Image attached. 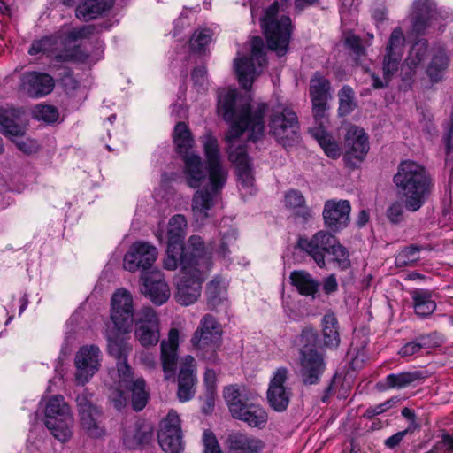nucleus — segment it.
Instances as JSON below:
<instances>
[{"label":"nucleus","instance_id":"obj_1","mask_svg":"<svg viewBox=\"0 0 453 453\" xmlns=\"http://www.w3.org/2000/svg\"><path fill=\"white\" fill-rule=\"evenodd\" d=\"M268 110L265 103L250 106L248 102H237V92L229 89L219 95L218 111L224 119L231 123L226 135L228 146L229 160L236 166L239 181L243 187H251L254 178L250 160L244 145L237 144V139L248 133V140L257 142L264 137V118Z\"/></svg>","mask_w":453,"mask_h":453},{"label":"nucleus","instance_id":"obj_2","mask_svg":"<svg viewBox=\"0 0 453 453\" xmlns=\"http://www.w3.org/2000/svg\"><path fill=\"white\" fill-rule=\"evenodd\" d=\"M203 150L209 164L211 188L196 190L192 197L191 210L198 226H203L206 219L211 216V211L215 206L227 179V171L222 165L219 144L213 136H205Z\"/></svg>","mask_w":453,"mask_h":453},{"label":"nucleus","instance_id":"obj_3","mask_svg":"<svg viewBox=\"0 0 453 453\" xmlns=\"http://www.w3.org/2000/svg\"><path fill=\"white\" fill-rule=\"evenodd\" d=\"M393 180L399 193L405 198L404 207L412 212L423 206L433 187L428 171L412 160L400 163Z\"/></svg>","mask_w":453,"mask_h":453},{"label":"nucleus","instance_id":"obj_4","mask_svg":"<svg viewBox=\"0 0 453 453\" xmlns=\"http://www.w3.org/2000/svg\"><path fill=\"white\" fill-rule=\"evenodd\" d=\"M292 4V0L273 2L265 12L260 19L261 27L267 40L268 48L280 57L284 56L288 49L292 33V22L288 15L279 18V12H286Z\"/></svg>","mask_w":453,"mask_h":453},{"label":"nucleus","instance_id":"obj_5","mask_svg":"<svg viewBox=\"0 0 453 453\" xmlns=\"http://www.w3.org/2000/svg\"><path fill=\"white\" fill-rule=\"evenodd\" d=\"M193 262L192 259L182 258V275L176 286L175 300L184 306L197 301L201 296L202 284L211 270V262L207 257H202V260H197L196 264Z\"/></svg>","mask_w":453,"mask_h":453},{"label":"nucleus","instance_id":"obj_6","mask_svg":"<svg viewBox=\"0 0 453 453\" xmlns=\"http://www.w3.org/2000/svg\"><path fill=\"white\" fill-rule=\"evenodd\" d=\"M222 326L211 314H205L194 332L190 343L197 357L210 365H219L218 350L222 342Z\"/></svg>","mask_w":453,"mask_h":453},{"label":"nucleus","instance_id":"obj_7","mask_svg":"<svg viewBox=\"0 0 453 453\" xmlns=\"http://www.w3.org/2000/svg\"><path fill=\"white\" fill-rule=\"evenodd\" d=\"M73 416L64 396H51L45 406V426L58 441L65 442L72 437Z\"/></svg>","mask_w":453,"mask_h":453},{"label":"nucleus","instance_id":"obj_8","mask_svg":"<svg viewBox=\"0 0 453 453\" xmlns=\"http://www.w3.org/2000/svg\"><path fill=\"white\" fill-rule=\"evenodd\" d=\"M223 395L233 418L240 419L253 427L261 428L265 426L267 422L266 411L260 405L245 403L236 385L226 387Z\"/></svg>","mask_w":453,"mask_h":453},{"label":"nucleus","instance_id":"obj_9","mask_svg":"<svg viewBox=\"0 0 453 453\" xmlns=\"http://www.w3.org/2000/svg\"><path fill=\"white\" fill-rule=\"evenodd\" d=\"M92 395L84 391L76 397L81 426L88 437L101 439L106 435L104 413L91 401Z\"/></svg>","mask_w":453,"mask_h":453},{"label":"nucleus","instance_id":"obj_10","mask_svg":"<svg viewBox=\"0 0 453 453\" xmlns=\"http://www.w3.org/2000/svg\"><path fill=\"white\" fill-rule=\"evenodd\" d=\"M268 126L270 134L284 146L295 140L299 130L296 112L282 105H277L272 110Z\"/></svg>","mask_w":453,"mask_h":453},{"label":"nucleus","instance_id":"obj_11","mask_svg":"<svg viewBox=\"0 0 453 453\" xmlns=\"http://www.w3.org/2000/svg\"><path fill=\"white\" fill-rule=\"evenodd\" d=\"M250 58H241L234 60V69L238 76L240 85L244 89H250L257 74V68L254 61L259 67L266 64L265 43L260 36H254L250 41Z\"/></svg>","mask_w":453,"mask_h":453},{"label":"nucleus","instance_id":"obj_12","mask_svg":"<svg viewBox=\"0 0 453 453\" xmlns=\"http://www.w3.org/2000/svg\"><path fill=\"white\" fill-rule=\"evenodd\" d=\"M134 309L131 294L124 289H118L111 297V319L115 328L127 334L131 331L134 321Z\"/></svg>","mask_w":453,"mask_h":453},{"label":"nucleus","instance_id":"obj_13","mask_svg":"<svg viewBox=\"0 0 453 453\" xmlns=\"http://www.w3.org/2000/svg\"><path fill=\"white\" fill-rule=\"evenodd\" d=\"M343 160L350 168H356L362 163L370 149L369 138L365 130L357 126H351L344 137Z\"/></svg>","mask_w":453,"mask_h":453},{"label":"nucleus","instance_id":"obj_14","mask_svg":"<svg viewBox=\"0 0 453 453\" xmlns=\"http://www.w3.org/2000/svg\"><path fill=\"white\" fill-rule=\"evenodd\" d=\"M134 322V337L142 347L157 344L160 339L159 319L151 307H143Z\"/></svg>","mask_w":453,"mask_h":453},{"label":"nucleus","instance_id":"obj_15","mask_svg":"<svg viewBox=\"0 0 453 453\" xmlns=\"http://www.w3.org/2000/svg\"><path fill=\"white\" fill-rule=\"evenodd\" d=\"M102 353L95 344L84 345L75 354V380L84 385L96 374L101 366Z\"/></svg>","mask_w":453,"mask_h":453},{"label":"nucleus","instance_id":"obj_16","mask_svg":"<svg viewBox=\"0 0 453 453\" xmlns=\"http://www.w3.org/2000/svg\"><path fill=\"white\" fill-rule=\"evenodd\" d=\"M289 378V370L287 367H279L275 370L267 389V400L270 406L278 412L287 410L292 396V389L287 387Z\"/></svg>","mask_w":453,"mask_h":453},{"label":"nucleus","instance_id":"obj_17","mask_svg":"<svg viewBox=\"0 0 453 453\" xmlns=\"http://www.w3.org/2000/svg\"><path fill=\"white\" fill-rule=\"evenodd\" d=\"M158 442L166 453H180L183 449L180 419L174 411H170L160 423Z\"/></svg>","mask_w":453,"mask_h":453},{"label":"nucleus","instance_id":"obj_18","mask_svg":"<svg viewBox=\"0 0 453 453\" xmlns=\"http://www.w3.org/2000/svg\"><path fill=\"white\" fill-rule=\"evenodd\" d=\"M157 257V248L145 242H136L128 250L123 259V267L129 272L142 270L149 272Z\"/></svg>","mask_w":453,"mask_h":453},{"label":"nucleus","instance_id":"obj_19","mask_svg":"<svg viewBox=\"0 0 453 453\" xmlns=\"http://www.w3.org/2000/svg\"><path fill=\"white\" fill-rule=\"evenodd\" d=\"M196 361L191 355H186L180 361L177 376V397L180 402L185 403L194 398L197 388Z\"/></svg>","mask_w":453,"mask_h":453},{"label":"nucleus","instance_id":"obj_20","mask_svg":"<svg viewBox=\"0 0 453 453\" xmlns=\"http://www.w3.org/2000/svg\"><path fill=\"white\" fill-rule=\"evenodd\" d=\"M334 235L326 230L315 233L311 237H299L296 246L310 256L319 268H325V256L332 247Z\"/></svg>","mask_w":453,"mask_h":453},{"label":"nucleus","instance_id":"obj_21","mask_svg":"<svg viewBox=\"0 0 453 453\" xmlns=\"http://www.w3.org/2000/svg\"><path fill=\"white\" fill-rule=\"evenodd\" d=\"M326 370L324 356L318 349H304L299 355V373L303 385L319 384Z\"/></svg>","mask_w":453,"mask_h":453},{"label":"nucleus","instance_id":"obj_22","mask_svg":"<svg viewBox=\"0 0 453 453\" xmlns=\"http://www.w3.org/2000/svg\"><path fill=\"white\" fill-rule=\"evenodd\" d=\"M119 387L132 393L131 404L135 411L143 410L148 403L149 391L146 389V382L143 378L134 377V372L130 365H122L119 375Z\"/></svg>","mask_w":453,"mask_h":453},{"label":"nucleus","instance_id":"obj_23","mask_svg":"<svg viewBox=\"0 0 453 453\" xmlns=\"http://www.w3.org/2000/svg\"><path fill=\"white\" fill-rule=\"evenodd\" d=\"M351 211L348 200H327L324 204V224L331 232L336 233L346 228L349 223Z\"/></svg>","mask_w":453,"mask_h":453},{"label":"nucleus","instance_id":"obj_24","mask_svg":"<svg viewBox=\"0 0 453 453\" xmlns=\"http://www.w3.org/2000/svg\"><path fill=\"white\" fill-rule=\"evenodd\" d=\"M55 88L51 75L41 72H26L20 77V89L32 98H40L50 94Z\"/></svg>","mask_w":453,"mask_h":453},{"label":"nucleus","instance_id":"obj_25","mask_svg":"<svg viewBox=\"0 0 453 453\" xmlns=\"http://www.w3.org/2000/svg\"><path fill=\"white\" fill-rule=\"evenodd\" d=\"M180 345V331L171 328L167 339L160 343V360L165 380L174 378L178 362V349Z\"/></svg>","mask_w":453,"mask_h":453},{"label":"nucleus","instance_id":"obj_26","mask_svg":"<svg viewBox=\"0 0 453 453\" xmlns=\"http://www.w3.org/2000/svg\"><path fill=\"white\" fill-rule=\"evenodd\" d=\"M404 44L405 37L402 29L395 27L389 36L382 63V71L386 78L398 71L404 51Z\"/></svg>","mask_w":453,"mask_h":453},{"label":"nucleus","instance_id":"obj_27","mask_svg":"<svg viewBox=\"0 0 453 453\" xmlns=\"http://www.w3.org/2000/svg\"><path fill=\"white\" fill-rule=\"evenodd\" d=\"M141 279L143 281L144 292L151 302L157 305H162L167 302L171 291L160 270L143 273Z\"/></svg>","mask_w":453,"mask_h":453},{"label":"nucleus","instance_id":"obj_28","mask_svg":"<svg viewBox=\"0 0 453 453\" xmlns=\"http://www.w3.org/2000/svg\"><path fill=\"white\" fill-rule=\"evenodd\" d=\"M152 437V426L144 421H136L124 427L122 442L128 449H139L148 445Z\"/></svg>","mask_w":453,"mask_h":453},{"label":"nucleus","instance_id":"obj_29","mask_svg":"<svg viewBox=\"0 0 453 453\" xmlns=\"http://www.w3.org/2000/svg\"><path fill=\"white\" fill-rule=\"evenodd\" d=\"M183 159V173L188 187L197 188L209 178V164L206 159V166L197 154L186 155Z\"/></svg>","mask_w":453,"mask_h":453},{"label":"nucleus","instance_id":"obj_30","mask_svg":"<svg viewBox=\"0 0 453 453\" xmlns=\"http://www.w3.org/2000/svg\"><path fill=\"white\" fill-rule=\"evenodd\" d=\"M437 19V11L433 0H415L413 3L412 29L420 35Z\"/></svg>","mask_w":453,"mask_h":453},{"label":"nucleus","instance_id":"obj_31","mask_svg":"<svg viewBox=\"0 0 453 453\" xmlns=\"http://www.w3.org/2000/svg\"><path fill=\"white\" fill-rule=\"evenodd\" d=\"M229 453H260L263 449L261 440L242 433H232L227 437Z\"/></svg>","mask_w":453,"mask_h":453},{"label":"nucleus","instance_id":"obj_32","mask_svg":"<svg viewBox=\"0 0 453 453\" xmlns=\"http://www.w3.org/2000/svg\"><path fill=\"white\" fill-rule=\"evenodd\" d=\"M113 6V0H84L75 9V16L80 20L89 21L97 19Z\"/></svg>","mask_w":453,"mask_h":453},{"label":"nucleus","instance_id":"obj_33","mask_svg":"<svg viewBox=\"0 0 453 453\" xmlns=\"http://www.w3.org/2000/svg\"><path fill=\"white\" fill-rule=\"evenodd\" d=\"M441 341L437 333L420 334L414 340L406 342L399 350L402 357H410L418 355L422 349H433L440 346Z\"/></svg>","mask_w":453,"mask_h":453},{"label":"nucleus","instance_id":"obj_34","mask_svg":"<svg viewBox=\"0 0 453 453\" xmlns=\"http://www.w3.org/2000/svg\"><path fill=\"white\" fill-rule=\"evenodd\" d=\"M21 111L16 109H0V132L10 138L23 136L25 127L19 123Z\"/></svg>","mask_w":453,"mask_h":453},{"label":"nucleus","instance_id":"obj_35","mask_svg":"<svg viewBox=\"0 0 453 453\" xmlns=\"http://www.w3.org/2000/svg\"><path fill=\"white\" fill-rule=\"evenodd\" d=\"M289 279L291 284L302 296L314 298L319 291V282L306 271H294L290 273Z\"/></svg>","mask_w":453,"mask_h":453},{"label":"nucleus","instance_id":"obj_36","mask_svg":"<svg viewBox=\"0 0 453 453\" xmlns=\"http://www.w3.org/2000/svg\"><path fill=\"white\" fill-rule=\"evenodd\" d=\"M322 336L326 348L335 349L339 347L341 342L339 323L332 312L325 314L322 319Z\"/></svg>","mask_w":453,"mask_h":453},{"label":"nucleus","instance_id":"obj_37","mask_svg":"<svg viewBox=\"0 0 453 453\" xmlns=\"http://www.w3.org/2000/svg\"><path fill=\"white\" fill-rule=\"evenodd\" d=\"M187 219L182 214L173 216L168 222L167 244L184 247V239L187 234Z\"/></svg>","mask_w":453,"mask_h":453},{"label":"nucleus","instance_id":"obj_38","mask_svg":"<svg viewBox=\"0 0 453 453\" xmlns=\"http://www.w3.org/2000/svg\"><path fill=\"white\" fill-rule=\"evenodd\" d=\"M173 142L176 151L181 155L182 158L186 155L195 154L191 151L194 145V139L188 126L184 122H178L173 131Z\"/></svg>","mask_w":453,"mask_h":453},{"label":"nucleus","instance_id":"obj_39","mask_svg":"<svg viewBox=\"0 0 453 453\" xmlns=\"http://www.w3.org/2000/svg\"><path fill=\"white\" fill-rule=\"evenodd\" d=\"M310 133L317 140L327 157L336 159L341 156V148L338 142L325 128L313 127L310 129Z\"/></svg>","mask_w":453,"mask_h":453},{"label":"nucleus","instance_id":"obj_40","mask_svg":"<svg viewBox=\"0 0 453 453\" xmlns=\"http://www.w3.org/2000/svg\"><path fill=\"white\" fill-rule=\"evenodd\" d=\"M414 303V310L417 315L426 317L436 309V303L433 300L432 292L426 289H415L411 293Z\"/></svg>","mask_w":453,"mask_h":453},{"label":"nucleus","instance_id":"obj_41","mask_svg":"<svg viewBox=\"0 0 453 453\" xmlns=\"http://www.w3.org/2000/svg\"><path fill=\"white\" fill-rule=\"evenodd\" d=\"M310 97L311 102H326L331 98L329 80L316 73L310 81Z\"/></svg>","mask_w":453,"mask_h":453},{"label":"nucleus","instance_id":"obj_42","mask_svg":"<svg viewBox=\"0 0 453 453\" xmlns=\"http://www.w3.org/2000/svg\"><path fill=\"white\" fill-rule=\"evenodd\" d=\"M108 352L111 356L117 359V370L119 374V368L122 365L127 364L128 353L132 350L130 344L119 336L108 337Z\"/></svg>","mask_w":453,"mask_h":453},{"label":"nucleus","instance_id":"obj_43","mask_svg":"<svg viewBox=\"0 0 453 453\" xmlns=\"http://www.w3.org/2000/svg\"><path fill=\"white\" fill-rule=\"evenodd\" d=\"M183 257L192 259L194 261L193 263L196 264L197 260H202L203 257L185 253L184 247L182 246L173 245V247H172L171 244H167L166 256L163 261L164 268L166 270H175L179 265L181 266Z\"/></svg>","mask_w":453,"mask_h":453},{"label":"nucleus","instance_id":"obj_44","mask_svg":"<svg viewBox=\"0 0 453 453\" xmlns=\"http://www.w3.org/2000/svg\"><path fill=\"white\" fill-rule=\"evenodd\" d=\"M449 65V58L442 49H437L433 52L432 59L426 68V73L432 81L437 82L443 75Z\"/></svg>","mask_w":453,"mask_h":453},{"label":"nucleus","instance_id":"obj_45","mask_svg":"<svg viewBox=\"0 0 453 453\" xmlns=\"http://www.w3.org/2000/svg\"><path fill=\"white\" fill-rule=\"evenodd\" d=\"M423 378V374L419 371L391 373L385 378V387L386 388L400 389L406 388Z\"/></svg>","mask_w":453,"mask_h":453},{"label":"nucleus","instance_id":"obj_46","mask_svg":"<svg viewBox=\"0 0 453 453\" xmlns=\"http://www.w3.org/2000/svg\"><path fill=\"white\" fill-rule=\"evenodd\" d=\"M286 206L293 210H296V216L301 217L304 220H308L312 217L311 210L305 205V198L298 190H290L285 196Z\"/></svg>","mask_w":453,"mask_h":453},{"label":"nucleus","instance_id":"obj_47","mask_svg":"<svg viewBox=\"0 0 453 453\" xmlns=\"http://www.w3.org/2000/svg\"><path fill=\"white\" fill-rule=\"evenodd\" d=\"M207 303L210 309H216L225 299L226 287L219 277L209 282L206 288Z\"/></svg>","mask_w":453,"mask_h":453},{"label":"nucleus","instance_id":"obj_48","mask_svg":"<svg viewBox=\"0 0 453 453\" xmlns=\"http://www.w3.org/2000/svg\"><path fill=\"white\" fill-rule=\"evenodd\" d=\"M339 107L338 114L342 117L351 113L357 107L355 93L349 85H344L338 92Z\"/></svg>","mask_w":453,"mask_h":453},{"label":"nucleus","instance_id":"obj_49","mask_svg":"<svg viewBox=\"0 0 453 453\" xmlns=\"http://www.w3.org/2000/svg\"><path fill=\"white\" fill-rule=\"evenodd\" d=\"M426 40H418L411 47L405 62L411 70H415L425 60L427 54Z\"/></svg>","mask_w":453,"mask_h":453},{"label":"nucleus","instance_id":"obj_50","mask_svg":"<svg viewBox=\"0 0 453 453\" xmlns=\"http://www.w3.org/2000/svg\"><path fill=\"white\" fill-rule=\"evenodd\" d=\"M421 246L411 244L403 248L395 257V265L398 267L413 265L419 260Z\"/></svg>","mask_w":453,"mask_h":453},{"label":"nucleus","instance_id":"obj_51","mask_svg":"<svg viewBox=\"0 0 453 453\" xmlns=\"http://www.w3.org/2000/svg\"><path fill=\"white\" fill-rule=\"evenodd\" d=\"M103 25H83L80 27L73 28L67 34V39L70 42H77L83 39H89L95 35L101 33L104 30Z\"/></svg>","mask_w":453,"mask_h":453},{"label":"nucleus","instance_id":"obj_52","mask_svg":"<svg viewBox=\"0 0 453 453\" xmlns=\"http://www.w3.org/2000/svg\"><path fill=\"white\" fill-rule=\"evenodd\" d=\"M331 245L332 247H329L327 254L334 257V261L338 264L341 269L348 268L350 265V260L347 249L337 241L334 235Z\"/></svg>","mask_w":453,"mask_h":453},{"label":"nucleus","instance_id":"obj_53","mask_svg":"<svg viewBox=\"0 0 453 453\" xmlns=\"http://www.w3.org/2000/svg\"><path fill=\"white\" fill-rule=\"evenodd\" d=\"M211 41V33L209 29L196 30L190 39V48L195 52L203 53Z\"/></svg>","mask_w":453,"mask_h":453},{"label":"nucleus","instance_id":"obj_54","mask_svg":"<svg viewBox=\"0 0 453 453\" xmlns=\"http://www.w3.org/2000/svg\"><path fill=\"white\" fill-rule=\"evenodd\" d=\"M33 114L35 119L48 123H53L58 119V111L56 107L46 104H38Z\"/></svg>","mask_w":453,"mask_h":453},{"label":"nucleus","instance_id":"obj_55","mask_svg":"<svg viewBox=\"0 0 453 453\" xmlns=\"http://www.w3.org/2000/svg\"><path fill=\"white\" fill-rule=\"evenodd\" d=\"M57 62H69V61H84L88 58V55L81 50L79 46L72 49H65L54 57Z\"/></svg>","mask_w":453,"mask_h":453},{"label":"nucleus","instance_id":"obj_56","mask_svg":"<svg viewBox=\"0 0 453 453\" xmlns=\"http://www.w3.org/2000/svg\"><path fill=\"white\" fill-rule=\"evenodd\" d=\"M327 102H311L313 118L318 125L316 127L324 128L325 125L328 122L327 111L329 106Z\"/></svg>","mask_w":453,"mask_h":453},{"label":"nucleus","instance_id":"obj_57","mask_svg":"<svg viewBox=\"0 0 453 453\" xmlns=\"http://www.w3.org/2000/svg\"><path fill=\"white\" fill-rule=\"evenodd\" d=\"M216 382H217V376L216 372L207 368L205 370V372L203 374V383L206 388L208 398H207V403L209 407L213 406V394L216 389Z\"/></svg>","mask_w":453,"mask_h":453},{"label":"nucleus","instance_id":"obj_58","mask_svg":"<svg viewBox=\"0 0 453 453\" xmlns=\"http://www.w3.org/2000/svg\"><path fill=\"white\" fill-rule=\"evenodd\" d=\"M317 334L312 329H303L299 335V355H301V352L304 349H317L316 343H317Z\"/></svg>","mask_w":453,"mask_h":453},{"label":"nucleus","instance_id":"obj_59","mask_svg":"<svg viewBox=\"0 0 453 453\" xmlns=\"http://www.w3.org/2000/svg\"><path fill=\"white\" fill-rule=\"evenodd\" d=\"M54 42L52 37H43L41 40L34 41L28 50V54L35 56L40 53L49 52L52 50Z\"/></svg>","mask_w":453,"mask_h":453},{"label":"nucleus","instance_id":"obj_60","mask_svg":"<svg viewBox=\"0 0 453 453\" xmlns=\"http://www.w3.org/2000/svg\"><path fill=\"white\" fill-rule=\"evenodd\" d=\"M119 385L118 387H111L109 388L108 397L112 403L113 406L120 411L126 407L127 403V398L125 395L123 390L120 389Z\"/></svg>","mask_w":453,"mask_h":453},{"label":"nucleus","instance_id":"obj_61","mask_svg":"<svg viewBox=\"0 0 453 453\" xmlns=\"http://www.w3.org/2000/svg\"><path fill=\"white\" fill-rule=\"evenodd\" d=\"M386 215L390 223H401L403 220V204L399 201L392 203L388 206Z\"/></svg>","mask_w":453,"mask_h":453},{"label":"nucleus","instance_id":"obj_62","mask_svg":"<svg viewBox=\"0 0 453 453\" xmlns=\"http://www.w3.org/2000/svg\"><path fill=\"white\" fill-rule=\"evenodd\" d=\"M203 441L204 453H222L218 440L212 432L209 430L204 431Z\"/></svg>","mask_w":453,"mask_h":453},{"label":"nucleus","instance_id":"obj_63","mask_svg":"<svg viewBox=\"0 0 453 453\" xmlns=\"http://www.w3.org/2000/svg\"><path fill=\"white\" fill-rule=\"evenodd\" d=\"M12 141L16 144L18 149L26 154H32L38 150V144L35 141L24 139L23 136L12 137Z\"/></svg>","mask_w":453,"mask_h":453},{"label":"nucleus","instance_id":"obj_64","mask_svg":"<svg viewBox=\"0 0 453 453\" xmlns=\"http://www.w3.org/2000/svg\"><path fill=\"white\" fill-rule=\"evenodd\" d=\"M191 79L198 89H204L207 84V69L204 65H199L193 69Z\"/></svg>","mask_w":453,"mask_h":453}]
</instances>
